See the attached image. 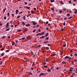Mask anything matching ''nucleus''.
Wrapping results in <instances>:
<instances>
[{
  "label": "nucleus",
  "mask_w": 77,
  "mask_h": 77,
  "mask_svg": "<svg viewBox=\"0 0 77 77\" xmlns=\"http://www.w3.org/2000/svg\"><path fill=\"white\" fill-rule=\"evenodd\" d=\"M63 26H65V22H64L63 24Z\"/></svg>",
  "instance_id": "obj_52"
},
{
  "label": "nucleus",
  "mask_w": 77,
  "mask_h": 77,
  "mask_svg": "<svg viewBox=\"0 0 77 77\" xmlns=\"http://www.w3.org/2000/svg\"><path fill=\"white\" fill-rule=\"evenodd\" d=\"M68 57V56H66L65 57V59H67Z\"/></svg>",
  "instance_id": "obj_26"
},
{
  "label": "nucleus",
  "mask_w": 77,
  "mask_h": 77,
  "mask_svg": "<svg viewBox=\"0 0 77 77\" xmlns=\"http://www.w3.org/2000/svg\"><path fill=\"white\" fill-rule=\"evenodd\" d=\"M75 56H77V54H75Z\"/></svg>",
  "instance_id": "obj_64"
},
{
  "label": "nucleus",
  "mask_w": 77,
  "mask_h": 77,
  "mask_svg": "<svg viewBox=\"0 0 77 77\" xmlns=\"http://www.w3.org/2000/svg\"><path fill=\"white\" fill-rule=\"evenodd\" d=\"M8 39H10L11 38V37H10V36H8Z\"/></svg>",
  "instance_id": "obj_32"
},
{
  "label": "nucleus",
  "mask_w": 77,
  "mask_h": 77,
  "mask_svg": "<svg viewBox=\"0 0 77 77\" xmlns=\"http://www.w3.org/2000/svg\"><path fill=\"white\" fill-rule=\"evenodd\" d=\"M21 32V29H19L17 31V32Z\"/></svg>",
  "instance_id": "obj_5"
},
{
  "label": "nucleus",
  "mask_w": 77,
  "mask_h": 77,
  "mask_svg": "<svg viewBox=\"0 0 77 77\" xmlns=\"http://www.w3.org/2000/svg\"><path fill=\"white\" fill-rule=\"evenodd\" d=\"M4 19L5 20H6V17H4Z\"/></svg>",
  "instance_id": "obj_49"
},
{
  "label": "nucleus",
  "mask_w": 77,
  "mask_h": 77,
  "mask_svg": "<svg viewBox=\"0 0 77 77\" xmlns=\"http://www.w3.org/2000/svg\"><path fill=\"white\" fill-rule=\"evenodd\" d=\"M48 33H47L46 34V35H45V37H47V36H48Z\"/></svg>",
  "instance_id": "obj_8"
},
{
  "label": "nucleus",
  "mask_w": 77,
  "mask_h": 77,
  "mask_svg": "<svg viewBox=\"0 0 77 77\" xmlns=\"http://www.w3.org/2000/svg\"><path fill=\"white\" fill-rule=\"evenodd\" d=\"M28 38H27V39H31L30 37L29 36H28Z\"/></svg>",
  "instance_id": "obj_21"
},
{
  "label": "nucleus",
  "mask_w": 77,
  "mask_h": 77,
  "mask_svg": "<svg viewBox=\"0 0 77 77\" xmlns=\"http://www.w3.org/2000/svg\"><path fill=\"white\" fill-rule=\"evenodd\" d=\"M61 30L62 31H63V30H65V29H61Z\"/></svg>",
  "instance_id": "obj_37"
},
{
  "label": "nucleus",
  "mask_w": 77,
  "mask_h": 77,
  "mask_svg": "<svg viewBox=\"0 0 77 77\" xmlns=\"http://www.w3.org/2000/svg\"><path fill=\"white\" fill-rule=\"evenodd\" d=\"M75 62H77V60L76 59H75L74 60Z\"/></svg>",
  "instance_id": "obj_55"
},
{
  "label": "nucleus",
  "mask_w": 77,
  "mask_h": 77,
  "mask_svg": "<svg viewBox=\"0 0 77 77\" xmlns=\"http://www.w3.org/2000/svg\"><path fill=\"white\" fill-rule=\"evenodd\" d=\"M44 34H45V32H42V35H44Z\"/></svg>",
  "instance_id": "obj_22"
},
{
  "label": "nucleus",
  "mask_w": 77,
  "mask_h": 77,
  "mask_svg": "<svg viewBox=\"0 0 77 77\" xmlns=\"http://www.w3.org/2000/svg\"><path fill=\"white\" fill-rule=\"evenodd\" d=\"M4 50V48H2V49H1V51H3V50Z\"/></svg>",
  "instance_id": "obj_43"
},
{
  "label": "nucleus",
  "mask_w": 77,
  "mask_h": 77,
  "mask_svg": "<svg viewBox=\"0 0 77 77\" xmlns=\"http://www.w3.org/2000/svg\"><path fill=\"white\" fill-rule=\"evenodd\" d=\"M36 31V29H34L33 31L32 32L33 33H34V32H35Z\"/></svg>",
  "instance_id": "obj_36"
},
{
  "label": "nucleus",
  "mask_w": 77,
  "mask_h": 77,
  "mask_svg": "<svg viewBox=\"0 0 77 77\" xmlns=\"http://www.w3.org/2000/svg\"><path fill=\"white\" fill-rule=\"evenodd\" d=\"M70 69H73V68L72 67H70Z\"/></svg>",
  "instance_id": "obj_62"
},
{
  "label": "nucleus",
  "mask_w": 77,
  "mask_h": 77,
  "mask_svg": "<svg viewBox=\"0 0 77 77\" xmlns=\"http://www.w3.org/2000/svg\"><path fill=\"white\" fill-rule=\"evenodd\" d=\"M33 9L34 10H36V8H34Z\"/></svg>",
  "instance_id": "obj_60"
},
{
  "label": "nucleus",
  "mask_w": 77,
  "mask_h": 77,
  "mask_svg": "<svg viewBox=\"0 0 77 77\" xmlns=\"http://www.w3.org/2000/svg\"><path fill=\"white\" fill-rule=\"evenodd\" d=\"M38 34H39V35H42V34L41 33H39Z\"/></svg>",
  "instance_id": "obj_58"
},
{
  "label": "nucleus",
  "mask_w": 77,
  "mask_h": 77,
  "mask_svg": "<svg viewBox=\"0 0 77 77\" xmlns=\"http://www.w3.org/2000/svg\"><path fill=\"white\" fill-rule=\"evenodd\" d=\"M59 12L60 13V14H61V13H62V10H60V11H59Z\"/></svg>",
  "instance_id": "obj_23"
},
{
  "label": "nucleus",
  "mask_w": 77,
  "mask_h": 77,
  "mask_svg": "<svg viewBox=\"0 0 77 77\" xmlns=\"http://www.w3.org/2000/svg\"><path fill=\"white\" fill-rule=\"evenodd\" d=\"M31 5H32V4H30V3H29V4L28 5V6H31Z\"/></svg>",
  "instance_id": "obj_47"
},
{
  "label": "nucleus",
  "mask_w": 77,
  "mask_h": 77,
  "mask_svg": "<svg viewBox=\"0 0 77 77\" xmlns=\"http://www.w3.org/2000/svg\"><path fill=\"white\" fill-rule=\"evenodd\" d=\"M7 15H8V16H9V13H7Z\"/></svg>",
  "instance_id": "obj_44"
},
{
  "label": "nucleus",
  "mask_w": 77,
  "mask_h": 77,
  "mask_svg": "<svg viewBox=\"0 0 77 77\" xmlns=\"http://www.w3.org/2000/svg\"><path fill=\"white\" fill-rule=\"evenodd\" d=\"M44 67L45 68H47V67H48V66H44Z\"/></svg>",
  "instance_id": "obj_50"
},
{
  "label": "nucleus",
  "mask_w": 77,
  "mask_h": 77,
  "mask_svg": "<svg viewBox=\"0 0 77 77\" xmlns=\"http://www.w3.org/2000/svg\"><path fill=\"white\" fill-rule=\"evenodd\" d=\"M1 56H4V53H2L1 54Z\"/></svg>",
  "instance_id": "obj_28"
},
{
  "label": "nucleus",
  "mask_w": 77,
  "mask_h": 77,
  "mask_svg": "<svg viewBox=\"0 0 77 77\" xmlns=\"http://www.w3.org/2000/svg\"><path fill=\"white\" fill-rule=\"evenodd\" d=\"M22 25H23V26H24L25 25V23H24V22H22Z\"/></svg>",
  "instance_id": "obj_6"
},
{
  "label": "nucleus",
  "mask_w": 77,
  "mask_h": 77,
  "mask_svg": "<svg viewBox=\"0 0 77 77\" xmlns=\"http://www.w3.org/2000/svg\"><path fill=\"white\" fill-rule=\"evenodd\" d=\"M47 42H48L45 41L43 42V43H47Z\"/></svg>",
  "instance_id": "obj_40"
},
{
  "label": "nucleus",
  "mask_w": 77,
  "mask_h": 77,
  "mask_svg": "<svg viewBox=\"0 0 77 77\" xmlns=\"http://www.w3.org/2000/svg\"><path fill=\"white\" fill-rule=\"evenodd\" d=\"M38 31H39V32H41V29H39Z\"/></svg>",
  "instance_id": "obj_59"
},
{
  "label": "nucleus",
  "mask_w": 77,
  "mask_h": 77,
  "mask_svg": "<svg viewBox=\"0 0 77 77\" xmlns=\"http://www.w3.org/2000/svg\"><path fill=\"white\" fill-rule=\"evenodd\" d=\"M34 13H35V11H31V14H34Z\"/></svg>",
  "instance_id": "obj_16"
},
{
  "label": "nucleus",
  "mask_w": 77,
  "mask_h": 77,
  "mask_svg": "<svg viewBox=\"0 0 77 77\" xmlns=\"http://www.w3.org/2000/svg\"><path fill=\"white\" fill-rule=\"evenodd\" d=\"M62 63L63 64H65V62L63 61L62 62Z\"/></svg>",
  "instance_id": "obj_19"
},
{
  "label": "nucleus",
  "mask_w": 77,
  "mask_h": 77,
  "mask_svg": "<svg viewBox=\"0 0 77 77\" xmlns=\"http://www.w3.org/2000/svg\"><path fill=\"white\" fill-rule=\"evenodd\" d=\"M18 10H16V12H18Z\"/></svg>",
  "instance_id": "obj_33"
},
{
  "label": "nucleus",
  "mask_w": 77,
  "mask_h": 77,
  "mask_svg": "<svg viewBox=\"0 0 77 77\" xmlns=\"http://www.w3.org/2000/svg\"><path fill=\"white\" fill-rule=\"evenodd\" d=\"M15 41H16V44H17V43H18V41L16 40Z\"/></svg>",
  "instance_id": "obj_63"
},
{
  "label": "nucleus",
  "mask_w": 77,
  "mask_h": 77,
  "mask_svg": "<svg viewBox=\"0 0 77 77\" xmlns=\"http://www.w3.org/2000/svg\"><path fill=\"white\" fill-rule=\"evenodd\" d=\"M27 28H25V31L24 32H27Z\"/></svg>",
  "instance_id": "obj_20"
},
{
  "label": "nucleus",
  "mask_w": 77,
  "mask_h": 77,
  "mask_svg": "<svg viewBox=\"0 0 77 77\" xmlns=\"http://www.w3.org/2000/svg\"><path fill=\"white\" fill-rule=\"evenodd\" d=\"M23 19L24 20H26V16H24L23 17Z\"/></svg>",
  "instance_id": "obj_11"
},
{
  "label": "nucleus",
  "mask_w": 77,
  "mask_h": 77,
  "mask_svg": "<svg viewBox=\"0 0 77 77\" xmlns=\"http://www.w3.org/2000/svg\"><path fill=\"white\" fill-rule=\"evenodd\" d=\"M12 17H13L14 16V14H12Z\"/></svg>",
  "instance_id": "obj_56"
},
{
  "label": "nucleus",
  "mask_w": 77,
  "mask_h": 77,
  "mask_svg": "<svg viewBox=\"0 0 77 77\" xmlns=\"http://www.w3.org/2000/svg\"><path fill=\"white\" fill-rule=\"evenodd\" d=\"M29 74H30V75H32V72H29Z\"/></svg>",
  "instance_id": "obj_29"
},
{
  "label": "nucleus",
  "mask_w": 77,
  "mask_h": 77,
  "mask_svg": "<svg viewBox=\"0 0 77 77\" xmlns=\"http://www.w3.org/2000/svg\"><path fill=\"white\" fill-rule=\"evenodd\" d=\"M46 50H48V49H49V48H48V47H47L46 48Z\"/></svg>",
  "instance_id": "obj_35"
},
{
  "label": "nucleus",
  "mask_w": 77,
  "mask_h": 77,
  "mask_svg": "<svg viewBox=\"0 0 77 77\" xmlns=\"http://www.w3.org/2000/svg\"><path fill=\"white\" fill-rule=\"evenodd\" d=\"M56 55V54H53L52 55V56H55Z\"/></svg>",
  "instance_id": "obj_48"
},
{
  "label": "nucleus",
  "mask_w": 77,
  "mask_h": 77,
  "mask_svg": "<svg viewBox=\"0 0 77 77\" xmlns=\"http://www.w3.org/2000/svg\"><path fill=\"white\" fill-rule=\"evenodd\" d=\"M51 26V24L50 23H48V26Z\"/></svg>",
  "instance_id": "obj_41"
},
{
  "label": "nucleus",
  "mask_w": 77,
  "mask_h": 77,
  "mask_svg": "<svg viewBox=\"0 0 77 77\" xmlns=\"http://www.w3.org/2000/svg\"><path fill=\"white\" fill-rule=\"evenodd\" d=\"M54 2V0H51V3H52V2Z\"/></svg>",
  "instance_id": "obj_18"
},
{
  "label": "nucleus",
  "mask_w": 77,
  "mask_h": 77,
  "mask_svg": "<svg viewBox=\"0 0 77 77\" xmlns=\"http://www.w3.org/2000/svg\"><path fill=\"white\" fill-rule=\"evenodd\" d=\"M51 9L52 11H54V8H51Z\"/></svg>",
  "instance_id": "obj_10"
},
{
  "label": "nucleus",
  "mask_w": 77,
  "mask_h": 77,
  "mask_svg": "<svg viewBox=\"0 0 77 77\" xmlns=\"http://www.w3.org/2000/svg\"><path fill=\"white\" fill-rule=\"evenodd\" d=\"M22 13L23 12H22V11L20 12L19 13V15L20 14H22Z\"/></svg>",
  "instance_id": "obj_46"
},
{
  "label": "nucleus",
  "mask_w": 77,
  "mask_h": 77,
  "mask_svg": "<svg viewBox=\"0 0 77 77\" xmlns=\"http://www.w3.org/2000/svg\"><path fill=\"white\" fill-rule=\"evenodd\" d=\"M32 23H33V25H36L37 24V23L35 21H32Z\"/></svg>",
  "instance_id": "obj_1"
},
{
  "label": "nucleus",
  "mask_w": 77,
  "mask_h": 77,
  "mask_svg": "<svg viewBox=\"0 0 77 77\" xmlns=\"http://www.w3.org/2000/svg\"><path fill=\"white\" fill-rule=\"evenodd\" d=\"M69 3L70 4H71V1L70 0V1L69 2Z\"/></svg>",
  "instance_id": "obj_39"
},
{
  "label": "nucleus",
  "mask_w": 77,
  "mask_h": 77,
  "mask_svg": "<svg viewBox=\"0 0 77 77\" xmlns=\"http://www.w3.org/2000/svg\"><path fill=\"white\" fill-rule=\"evenodd\" d=\"M68 59H71V58L69 57H68Z\"/></svg>",
  "instance_id": "obj_27"
},
{
  "label": "nucleus",
  "mask_w": 77,
  "mask_h": 77,
  "mask_svg": "<svg viewBox=\"0 0 77 77\" xmlns=\"http://www.w3.org/2000/svg\"><path fill=\"white\" fill-rule=\"evenodd\" d=\"M10 30V28H8L5 29V31H9V30Z\"/></svg>",
  "instance_id": "obj_7"
},
{
  "label": "nucleus",
  "mask_w": 77,
  "mask_h": 77,
  "mask_svg": "<svg viewBox=\"0 0 77 77\" xmlns=\"http://www.w3.org/2000/svg\"><path fill=\"white\" fill-rule=\"evenodd\" d=\"M20 18V15L18 16H17V18Z\"/></svg>",
  "instance_id": "obj_25"
},
{
  "label": "nucleus",
  "mask_w": 77,
  "mask_h": 77,
  "mask_svg": "<svg viewBox=\"0 0 77 77\" xmlns=\"http://www.w3.org/2000/svg\"><path fill=\"white\" fill-rule=\"evenodd\" d=\"M6 8H5L3 10V12H4H4H5V11H6Z\"/></svg>",
  "instance_id": "obj_17"
},
{
  "label": "nucleus",
  "mask_w": 77,
  "mask_h": 77,
  "mask_svg": "<svg viewBox=\"0 0 77 77\" xmlns=\"http://www.w3.org/2000/svg\"><path fill=\"white\" fill-rule=\"evenodd\" d=\"M46 75V74H45V73L44 74L43 73H41L40 74L39 76V77H41V75Z\"/></svg>",
  "instance_id": "obj_2"
},
{
  "label": "nucleus",
  "mask_w": 77,
  "mask_h": 77,
  "mask_svg": "<svg viewBox=\"0 0 77 77\" xmlns=\"http://www.w3.org/2000/svg\"><path fill=\"white\" fill-rule=\"evenodd\" d=\"M12 21H10V24H12Z\"/></svg>",
  "instance_id": "obj_34"
},
{
  "label": "nucleus",
  "mask_w": 77,
  "mask_h": 77,
  "mask_svg": "<svg viewBox=\"0 0 77 77\" xmlns=\"http://www.w3.org/2000/svg\"><path fill=\"white\" fill-rule=\"evenodd\" d=\"M69 15H70V14H67V16H69Z\"/></svg>",
  "instance_id": "obj_51"
},
{
  "label": "nucleus",
  "mask_w": 77,
  "mask_h": 77,
  "mask_svg": "<svg viewBox=\"0 0 77 77\" xmlns=\"http://www.w3.org/2000/svg\"><path fill=\"white\" fill-rule=\"evenodd\" d=\"M53 68H54V67H53L51 68V69H53Z\"/></svg>",
  "instance_id": "obj_53"
},
{
  "label": "nucleus",
  "mask_w": 77,
  "mask_h": 77,
  "mask_svg": "<svg viewBox=\"0 0 77 77\" xmlns=\"http://www.w3.org/2000/svg\"><path fill=\"white\" fill-rule=\"evenodd\" d=\"M63 47H66V45H63Z\"/></svg>",
  "instance_id": "obj_54"
},
{
  "label": "nucleus",
  "mask_w": 77,
  "mask_h": 77,
  "mask_svg": "<svg viewBox=\"0 0 77 77\" xmlns=\"http://www.w3.org/2000/svg\"><path fill=\"white\" fill-rule=\"evenodd\" d=\"M46 24H48V21H46Z\"/></svg>",
  "instance_id": "obj_57"
},
{
  "label": "nucleus",
  "mask_w": 77,
  "mask_h": 77,
  "mask_svg": "<svg viewBox=\"0 0 77 77\" xmlns=\"http://www.w3.org/2000/svg\"><path fill=\"white\" fill-rule=\"evenodd\" d=\"M14 44H15V42H13L12 43V45H14Z\"/></svg>",
  "instance_id": "obj_30"
},
{
  "label": "nucleus",
  "mask_w": 77,
  "mask_h": 77,
  "mask_svg": "<svg viewBox=\"0 0 77 77\" xmlns=\"http://www.w3.org/2000/svg\"><path fill=\"white\" fill-rule=\"evenodd\" d=\"M9 23H7L6 24V26H9Z\"/></svg>",
  "instance_id": "obj_15"
},
{
  "label": "nucleus",
  "mask_w": 77,
  "mask_h": 77,
  "mask_svg": "<svg viewBox=\"0 0 77 77\" xmlns=\"http://www.w3.org/2000/svg\"><path fill=\"white\" fill-rule=\"evenodd\" d=\"M28 26H30V25L29 24H28L26 25V27H27Z\"/></svg>",
  "instance_id": "obj_3"
},
{
  "label": "nucleus",
  "mask_w": 77,
  "mask_h": 77,
  "mask_svg": "<svg viewBox=\"0 0 77 77\" xmlns=\"http://www.w3.org/2000/svg\"><path fill=\"white\" fill-rule=\"evenodd\" d=\"M9 50H7L6 51V52H9Z\"/></svg>",
  "instance_id": "obj_45"
},
{
  "label": "nucleus",
  "mask_w": 77,
  "mask_h": 77,
  "mask_svg": "<svg viewBox=\"0 0 77 77\" xmlns=\"http://www.w3.org/2000/svg\"><path fill=\"white\" fill-rule=\"evenodd\" d=\"M47 71L48 72H51V70L50 69H48L47 70Z\"/></svg>",
  "instance_id": "obj_9"
},
{
  "label": "nucleus",
  "mask_w": 77,
  "mask_h": 77,
  "mask_svg": "<svg viewBox=\"0 0 77 77\" xmlns=\"http://www.w3.org/2000/svg\"><path fill=\"white\" fill-rule=\"evenodd\" d=\"M45 37V36H42V37H41L40 38H42V39H43V38H44Z\"/></svg>",
  "instance_id": "obj_12"
},
{
  "label": "nucleus",
  "mask_w": 77,
  "mask_h": 77,
  "mask_svg": "<svg viewBox=\"0 0 77 77\" xmlns=\"http://www.w3.org/2000/svg\"><path fill=\"white\" fill-rule=\"evenodd\" d=\"M5 37H6V36H4L2 37V38H5Z\"/></svg>",
  "instance_id": "obj_42"
},
{
  "label": "nucleus",
  "mask_w": 77,
  "mask_h": 77,
  "mask_svg": "<svg viewBox=\"0 0 77 77\" xmlns=\"http://www.w3.org/2000/svg\"><path fill=\"white\" fill-rule=\"evenodd\" d=\"M8 28H9V26L6 25L5 29H8Z\"/></svg>",
  "instance_id": "obj_13"
},
{
  "label": "nucleus",
  "mask_w": 77,
  "mask_h": 77,
  "mask_svg": "<svg viewBox=\"0 0 77 77\" xmlns=\"http://www.w3.org/2000/svg\"><path fill=\"white\" fill-rule=\"evenodd\" d=\"M66 9H65V8H64V9H63V10L64 11H66Z\"/></svg>",
  "instance_id": "obj_61"
},
{
  "label": "nucleus",
  "mask_w": 77,
  "mask_h": 77,
  "mask_svg": "<svg viewBox=\"0 0 77 77\" xmlns=\"http://www.w3.org/2000/svg\"><path fill=\"white\" fill-rule=\"evenodd\" d=\"M72 18V17L71 16L69 18V19H71Z\"/></svg>",
  "instance_id": "obj_31"
},
{
  "label": "nucleus",
  "mask_w": 77,
  "mask_h": 77,
  "mask_svg": "<svg viewBox=\"0 0 77 77\" xmlns=\"http://www.w3.org/2000/svg\"><path fill=\"white\" fill-rule=\"evenodd\" d=\"M36 27H39V25H37L36 26Z\"/></svg>",
  "instance_id": "obj_38"
},
{
  "label": "nucleus",
  "mask_w": 77,
  "mask_h": 77,
  "mask_svg": "<svg viewBox=\"0 0 77 77\" xmlns=\"http://www.w3.org/2000/svg\"><path fill=\"white\" fill-rule=\"evenodd\" d=\"M75 11L74 12V14H76L77 13V10L76 9H75Z\"/></svg>",
  "instance_id": "obj_4"
},
{
  "label": "nucleus",
  "mask_w": 77,
  "mask_h": 77,
  "mask_svg": "<svg viewBox=\"0 0 77 77\" xmlns=\"http://www.w3.org/2000/svg\"><path fill=\"white\" fill-rule=\"evenodd\" d=\"M60 3H61V4L62 5H64V3H63V2H62V1H61L60 2Z\"/></svg>",
  "instance_id": "obj_14"
},
{
  "label": "nucleus",
  "mask_w": 77,
  "mask_h": 77,
  "mask_svg": "<svg viewBox=\"0 0 77 77\" xmlns=\"http://www.w3.org/2000/svg\"><path fill=\"white\" fill-rule=\"evenodd\" d=\"M26 9H30V8L28 6L26 7Z\"/></svg>",
  "instance_id": "obj_24"
}]
</instances>
